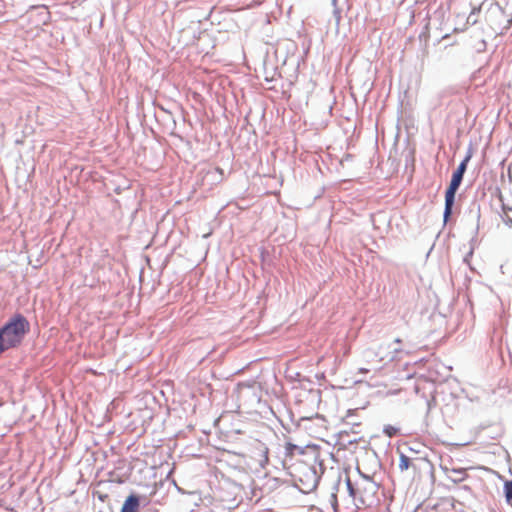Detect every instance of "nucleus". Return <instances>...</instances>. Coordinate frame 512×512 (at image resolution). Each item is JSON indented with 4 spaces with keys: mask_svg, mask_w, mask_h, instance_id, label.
I'll use <instances>...</instances> for the list:
<instances>
[{
    "mask_svg": "<svg viewBox=\"0 0 512 512\" xmlns=\"http://www.w3.org/2000/svg\"><path fill=\"white\" fill-rule=\"evenodd\" d=\"M29 329V322L23 315H14L0 329V353L20 345Z\"/></svg>",
    "mask_w": 512,
    "mask_h": 512,
    "instance_id": "obj_1",
    "label": "nucleus"
},
{
    "mask_svg": "<svg viewBox=\"0 0 512 512\" xmlns=\"http://www.w3.org/2000/svg\"><path fill=\"white\" fill-rule=\"evenodd\" d=\"M330 503L334 512H357L360 509L354 492V483L349 477L337 482L335 492L330 496Z\"/></svg>",
    "mask_w": 512,
    "mask_h": 512,
    "instance_id": "obj_2",
    "label": "nucleus"
},
{
    "mask_svg": "<svg viewBox=\"0 0 512 512\" xmlns=\"http://www.w3.org/2000/svg\"><path fill=\"white\" fill-rule=\"evenodd\" d=\"M140 505V500L135 495H130V512H136Z\"/></svg>",
    "mask_w": 512,
    "mask_h": 512,
    "instance_id": "obj_12",
    "label": "nucleus"
},
{
    "mask_svg": "<svg viewBox=\"0 0 512 512\" xmlns=\"http://www.w3.org/2000/svg\"><path fill=\"white\" fill-rule=\"evenodd\" d=\"M267 453H268V449L266 448L265 449V458H266V460H268Z\"/></svg>",
    "mask_w": 512,
    "mask_h": 512,
    "instance_id": "obj_15",
    "label": "nucleus"
},
{
    "mask_svg": "<svg viewBox=\"0 0 512 512\" xmlns=\"http://www.w3.org/2000/svg\"><path fill=\"white\" fill-rule=\"evenodd\" d=\"M354 492L359 508L369 507L375 500V485L369 481L354 484Z\"/></svg>",
    "mask_w": 512,
    "mask_h": 512,
    "instance_id": "obj_3",
    "label": "nucleus"
},
{
    "mask_svg": "<svg viewBox=\"0 0 512 512\" xmlns=\"http://www.w3.org/2000/svg\"><path fill=\"white\" fill-rule=\"evenodd\" d=\"M306 476H308V479L306 482L303 481V479L299 476L298 480L302 483L301 490L303 491H309L316 487L317 484V475L314 470H312L310 467H306Z\"/></svg>",
    "mask_w": 512,
    "mask_h": 512,
    "instance_id": "obj_6",
    "label": "nucleus"
},
{
    "mask_svg": "<svg viewBox=\"0 0 512 512\" xmlns=\"http://www.w3.org/2000/svg\"><path fill=\"white\" fill-rule=\"evenodd\" d=\"M394 359V354L388 351V347L381 344L368 354L367 362L377 369L382 368Z\"/></svg>",
    "mask_w": 512,
    "mask_h": 512,
    "instance_id": "obj_4",
    "label": "nucleus"
},
{
    "mask_svg": "<svg viewBox=\"0 0 512 512\" xmlns=\"http://www.w3.org/2000/svg\"><path fill=\"white\" fill-rule=\"evenodd\" d=\"M471 158V155H467L465 157V159L459 164V166L457 167V169L454 171V174L455 175H458V176H461L463 177L465 171H466V168H467V164L469 162Z\"/></svg>",
    "mask_w": 512,
    "mask_h": 512,
    "instance_id": "obj_8",
    "label": "nucleus"
},
{
    "mask_svg": "<svg viewBox=\"0 0 512 512\" xmlns=\"http://www.w3.org/2000/svg\"><path fill=\"white\" fill-rule=\"evenodd\" d=\"M383 431L390 438L396 436L399 433V429L392 425H386Z\"/></svg>",
    "mask_w": 512,
    "mask_h": 512,
    "instance_id": "obj_11",
    "label": "nucleus"
},
{
    "mask_svg": "<svg viewBox=\"0 0 512 512\" xmlns=\"http://www.w3.org/2000/svg\"><path fill=\"white\" fill-rule=\"evenodd\" d=\"M411 465L410 458L404 454H401L399 459V468L401 471L407 470Z\"/></svg>",
    "mask_w": 512,
    "mask_h": 512,
    "instance_id": "obj_10",
    "label": "nucleus"
},
{
    "mask_svg": "<svg viewBox=\"0 0 512 512\" xmlns=\"http://www.w3.org/2000/svg\"><path fill=\"white\" fill-rule=\"evenodd\" d=\"M121 512H128V498L124 501Z\"/></svg>",
    "mask_w": 512,
    "mask_h": 512,
    "instance_id": "obj_13",
    "label": "nucleus"
},
{
    "mask_svg": "<svg viewBox=\"0 0 512 512\" xmlns=\"http://www.w3.org/2000/svg\"><path fill=\"white\" fill-rule=\"evenodd\" d=\"M296 451L301 454L303 453V450L297 445L292 444L290 442L285 444V455L287 457H293Z\"/></svg>",
    "mask_w": 512,
    "mask_h": 512,
    "instance_id": "obj_7",
    "label": "nucleus"
},
{
    "mask_svg": "<svg viewBox=\"0 0 512 512\" xmlns=\"http://www.w3.org/2000/svg\"><path fill=\"white\" fill-rule=\"evenodd\" d=\"M463 177L453 173L450 184L445 192V209H444V222H447L452 214V207L455 200V194L462 182Z\"/></svg>",
    "mask_w": 512,
    "mask_h": 512,
    "instance_id": "obj_5",
    "label": "nucleus"
},
{
    "mask_svg": "<svg viewBox=\"0 0 512 512\" xmlns=\"http://www.w3.org/2000/svg\"><path fill=\"white\" fill-rule=\"evenodd\" d=\"M504 494L506 501L512 505V481H506L504 483Z\"/></svg>",
    "mask_w": 512,
    "mask_h": 512,
    "instance_id": "obj_9",
    "label": "nucleus"
},
{
    "mask_svg": "<svg viewBox=\"0 0 512 512\" xmlns=\"http://www.w3.org/2000/svg\"><path fill=\"white\" fill-rule=\"evenodd\" d=\"M508 222H509V225H512V219H509Z\"/></svg>",
    "mask_w": 512,
    "mask_h": 512,
    "instance_id": "obj_16",
    "label": "nucleus"
},
{
    "mask_svg": "<svg viewBox=\"0 0 512 512\" xmlns=\"http://www.w3.org/2000/svg\"><path fill=\"white\" fill-rule=\"evenodd\" d=\"M362 372H368V369H361Z\"/></svg>",
    "mask_w": 512,
    "mask_h": 512,
    "instance_id": "obj_17",
    "label": "nucleus"
},
{
    "mask_svg": "<svg viewBox=\"0 0 512 512\" xmlns=\"http://www.w3.org/2000/svg\"><path fill=\"white\" fill-rule=\"evenodd\" d=\"M459 473L462 475V477H461L460 479H461V480H462V479H464V477L466 476V473H465V472H462V471H461V472H459Z\"/></svg>",
    "mask_w": 512,
    "mask_h": 512,
    "instance_id": "obj_14",
    "label": "nucleus"
}]
</instances>
